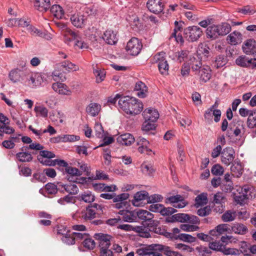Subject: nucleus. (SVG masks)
<instances>
[{
	"mask_svg": "<svg viewBox=\"0 0 256 256\" xmlns=\"http://www.w3.org/2000/svg\"><path fill=\"white\" fill-rule=\"evenodd\" d=\"M135 140L133 136L128 133L121 134L117 138L118 142L122 145L130 146Z\"/></svg>",
	"mask_w": 256,
	"mask_h": 256,
	"instance_id": "nucleus-23",
	"label": "nucleus"
},
{
	"mask_svg": "<svg viewBox=\"0 0 256 256\" xmlns=\"http://www.w3.org/2000/svg\"><path fill=\"white\" fill-rule=\"evenodd\" d=\"M242 195H240L236 196V200L239 202L240 203L244 202V200L248 199L249 198L248 192H249V188L248 186H244L242 189Z\"/></svg>",
	"mask_w": 256,
	"mask_h": 256,
	"instance_id": "nucleus-50",
	"label": "nucleus"
},
{
	"mask_svg": "<svg viewBox=\"0 0 256 256\" xmlns=\"http://www.w3.org/2000/svg\"><path fill=\"white\" fill-rule=\"evenodd\" d=\"M142 48V42L136 38H132L128 42L126 51L132 56L138 54Z\"/></svg>",
	"mask_w": 256,
	"mask_h": 256,
	"instance_id": "nucleus-4",
	"label": "nucleus"
},
{
	"mask_svg": "<svg viewBox=\"0 0 256 256\" xmlns=\"http://www.w3.org/2000/svg\"><path fill=\"white\" fill-rule=\"evenodd\" d=\"M24 75V72L18 68L12 70L9 73L8 76L11 81L15 83L20 82Z\"/></svg>",
	"mask_w": 256,
	"mask_h": 256,
	"instance_id": "nucleus-27",
	"label": "nucleus"
},
{
	"mask_svg": "<svg viewBox=\"0 0 256 256\" xmlns=\"http://www.w3.org/2000/svg\"><path fill=\"white\" fill-rule=\"evenodd\" d=\"M232 230L236 234H244L248 230L247 228L243 224L236 223L232 226Z\"/></svg>",
	"mask_w": 256,
	"mask_h": 256,
	"instance_id": "nucleus-35",
	"label": "nucleus"
},
{
	"mask_svg": "<svg viewBox=\"0 0 256 256\" xmlns=\"http://www.w3.org/2000/svg\"><path fill=\"white\" fill-rule=\"evenodd\" d=\"M93 72L96 76V82L97 83L101 82L104 80L106 72L104 69H101L97 68H96L94 69Z\"/></svg>",
	"mask_w": 256,
	"mask_h": 256,
	"instance_id": "nucleus-34",
	"label": "nucleus"
},
{
	"mask_svg": "<svg viewBox=\"0 0 256 256\" xmlns=\"http://www.w3.org/2000/svg\"><path fill=\"white\" fill-rule=\"evenodd\" d=\"M166 57V53L163 52L156 54L154 57V62L158 64L159 71L162 75L168 74L169 66Z\"/></svg>",
	"mask_w": 256,
	"mask_h": 256,
	"instance_id": "nucleus-3",
	"label": "nucleus"
},
{
	"mask_svg": "<svg viewBox=\"0 0 256 256\" xmlns=\"http://www.w3.org/2000/svg\"><path fill=\"white\" fill-rule=\"evenodd\" d=\"M95 134L98 138H102L104 136V130L100 124L96 123L94 127Z\"/></svg>",
	"mask_w": 256,
	"mask_h": 256,
	"instance_id": "nucleus-60",
	"label": "nucleus"
},
{
	"mask_svg": "<svg viewBox=\"0 0 256 256\" xmlns=\"http://www.w3.org/2000/svg\"><path fill=\"white\" fill-rule=\"evenodd\" d=\"M66 34H64L65 39L68 41L76 40L79 38L80 36L77 32L72 31V30L66 28Z\"/></svg>",
	"mask_w": 256,
	"mask_h": 256,
	"instance_id": "nucleus-40",
	"label": "nucleus"
},
{
	"mask_svg": "<svg viewBox=\"0 0 256 256\" xmlns=\"http://www.w3.org/2000/svg\"><path fill=\"white\" fill-rule=\"evenodd\" d=\"M34 6L40 12H46L50 8V0H35Z\"/></svg>",
	"mask_w": 256,
	"mask_h": 256,
	"instance_id": "nucleus-25",
	"label": "nucleus"
},
{
	"mask_svg": "<svg viewBox=\"0 0 256 256\" xmlns=\"http://www.w3.org/2000/svg\"><path fill=\"white\" fill-rule=\"evenodd\" d=\"M142 116L144 120L156 122L159 117V114L155 109L148 108L143 112Z\"/></svg>",
	"mask_w": 256,
	"mask_h": 256,
	"instance_id": "nucleus-21",
	"label": "nucleus"
},
{
	"mask_svg": "<svg viewBox=\"0 0 256 256\" xmlns=\"http://www.w3.org/2000/svg\"><path fill=\"white\" fill-rule=\"evenodd\" d=\"M52 90L60 94L70 96L72 91L64 84L56 82L52 84Z\"/></svg>",
	"mask_w": 256,
	"mask_h": 256,
	"instance_id": "nucleus-15",
	"label": "nucleus"
},
{
	"mask_svg": "<svg viewBox=\"0 0 256 256\" xmlns=\"http://www.w3.org/2000/svg\"><path fill=\"white\" fill-rule=\"evenodd\" d=\"M202 34V30L197 26H188L184 30V34L188 41L197 40Z\"/></svg>",
	"mask_w": 256,
	"mask_h": 256,
	"instance_id": "nucleus-5",
	"label": "nucleus"
},
{
	"mask_svg": "<svg viewBox=\"0 0 256 256\" xmlns=\"http://www.w3.org/2000/svg\"><path fill=\"white\" fill-rule=\"evenodd\" d=\"M211 172L214 175L221 176L223 174L224 170L222 166L219 164H216L212 167Z\"/></svg>",
	"mask_w": 256,
	"mask_h": 256,
	"instance_id": "nucleus-62",
	"label": "nucleus"
},
{
	"mask_svg": "<svg viewBox=\"0 0 256 256\" xmlns=\"http://www.w3.org/2000/svg\"><path fill=\"white\" fill-rule=\"evenodd\" d=\"M146 6L150 12L158 14L162 12L164 4L162 0H148Z\"/></svg>",
	"mask_w": 256,
	"mask_h": 256,
	"instance_id": "nucleus-9",
	"label": "nucleus"
},
{
	"mask_svg": "<svg viewBox=\"0 0 256 256\" xmlns=\"http://www.w3.org/2000/svg\"><path fill=\"white\" fill-rule=\"evenodd\" d=\"M94 237L99 241V246L100 250L108 248L112 238L110 235L102 233L96 234Z\"/></svg>",
	"mask_w": 256,
	"mask_h": 256,
	"instance_id": "nucleus-7",
	"label": "nucleus"
},
{
	"mask_svg": "<svg viewBox=\"0 0 256 256\" xmlns=\"http://www.w3.org/2000/svg\"><path fill=\"white\" fill-rule=\"evenodd\" d=\"M142 172L146 174L150 175L154 172V169L150 164H142L141 166Z\"/></svg>",
	"mask_w": 256,
	"mask_h": 256,
	"instance_id": "nucleus-63",
	"label": "nucleus"
},
{
	"mask_svg": "<svg viewBox=\"0 0 256 256\" xmlns=\"http://www.w3.org/2000/svg\"><path fill=\"white\" fill-rule=\"evenodd\" d=\"M42 82V78L39 74H30L27 76L25 83L31 88H36L40 86Z\"/></svg>",
	"mask_w": 256,
	"mask_h": 256,
	"instance_id": "nucleus-11",
	"label": "nucleus"
},
{
	"mask_svg": "<svg viewBox=\"0 0 256 256\" xmlns=\"http://www.w3.org/2000/svg\"><path fill=\"white\" fill-rule=\"evenodd\" d=\"M188 54V52L186 50L178 51L174 54L173 58L179 62H182L187 58Z\"/></svg>",
	"mask_w": 256,
	"mask_h": 256,
	"instance_id": "nucleus-37",
	"label": "nucleus"
},
{
	"mask_svg": "<svg viewBox=\"0 0 256 256\" xmlns=\"http://www.w3.org/2000/svg\"><path fill=\"white\" fill-rule=\"evenodd\" d=\"M104 40L109 44H114L118 41L116 34L111 30L106 31L102 36Z\"/></svg>",
	"mask_w": 256,
	"mask_h": 256,
	"instance_id": "nucleus-28",
	"label": "nucleus"
},
{
	"mask_svg": "<svg viewBox=\"0 0 256 256\" xmlns=\"http://www.w3.org/2000/svg\"><path fill=\"white\" fill-rule=\"evenodd\" d=\"M224 244H222L220 241L215 240L214 242H210L208 244L210 249L216 252H221L222 250Z\"/></svg>",
	"mask_w": 256,
	"mask_h": 256,
	"instance_id": "nucleus-53",
	"label": "nucleus"
},
{
	"mask_svg": "<svg viewBox=\"0 0 256 256\" xmlns=\"http://www.w3.org/2000/svg\"><path fill=\"white\" fill-rule=\"evenodd\" d=\"M232 174L236 177H240L242 174L243 168L240 162L234 161L230 167Z\"/></svg>",
	"mask_w": 256,
	"mask_h": 256,
	"instance_id": "nucleus-32",
	"label": "nucleus"
},
{
	"mask_svg": "<svg viewBox=\"0 0 256 256\" xmlns=\"http://www.w3.org/2000/svg\"><path fill=\"white\" fill-rule=\"evenodd\" d=\"M189 217V214H177L173 215L172 217V222L177 221L180 222H187V219Z\"/></svg>",
	"mask_w": 256,
	"mask_h": 256,
	"instance_id": "nucleus-48",
	"label": "nucleus"
},
{
	"mask_svg": "<svg viewBox=\"0 0 256 256\" xmlns=\"http://www.w3.org/2000/svg\"><path fill=\"white\" fill-rule=\"evenodd\" d=\"M134 91L137 92L136 94L140 98H146L148 93V88L144 83L141 81L138 82L135 85Z\"/></svg>",
	"mask_w": 256,
	"mask_h": 256,
	"instance_id": "nucleus-22",
	"label": "nucleus"
},
{
	"mask_svg": "<svg viewBox=\"0 0 256 256\" xmlns=\"http://www.w3.org/2000/svg\"><path fill=\"white\" fill-rule=\"evenodd\" d=\"M27 146H22L20 152L16 154V157L20 162H30L32 160V156L30 152H27Z\"/></svg>",
	"mask_w": 256,
	"mask_h": 256,
	"instance_id": "nucleus-17",
	"label": "nucleus"
},
{
	"mask_svg": "<svg viewBox=\"0 0 256 256\" xmlns=\"http://www.w3.org/2000/svg\"><path fill=\"white\" fill-rule=\"evenodd\" d=\"M148 192L145 190H142L137 192L134 196V198L132 200V204L136 206H142L145 203L144 200H148Z\"/></svg>",
	"mask_w": 256,
	"mask_h": 256,
	"instance_id": "nucleus-14",
	"label": "nucleus"
},
{
	"mask_svg": "<svg viewBox=\"0 0 256 256\" xmlns=\"http://www.w3.org/2000/svg\"><path fill=\"white\" fill-rule=\"evenodd\" d=\"M218 26L219 29L220 36H225L228 34L231 30V26L228 23L223 22L220 24L218 25Z\"/></svg>",
	"mask_w": 256,
	"mask_h": 256,
	"instance_id": "nucleus-38",
	"label": "nucleus"
},
{
	"mask_svg": "<svg viewBox=\"0 0 256 256\" xmlns=\"http://www.w3.org/2000/svg\"><path fill=\"white\" fill-rule=\"evenodd\" d=\"M78 200L85 202L90 203L95 200V196L91 192L87 190L79 194Z\"/></svg>",
	"mask_w": 256,
	"mask_h": 256,
	"instance_id": "nucleus-31",
	"label": "nucleus"
},
{
	"mask_svg": "<svg viewBox=\"0 0 256 256\" xmlns=\"http://www.w3.org/2000/svg\"><path fill=\"white\" fill-rule=\"evenodd\" d=\"M235 152L234 150L230 147L224 148L221 155V160L222 164L226 166H229L232 164L234 158Z\"/></svg>",
	"mask_w": 256,
	"mask_h": 256,
	"instance_id": "nucleus-6",
	"label": "nucleus"
},
{
	"mask_svg": "<svg viewBox=\"0 0 256 256\" xmlns=\"http://www.w3.org/2000/svg\"><path fill=\"white\" fill-rule=\"evenodd\" d=\"M243 52L246 54H253L256 52V41L254 39L247 40L242 46Z\"/></svg>",
	"mask_w": 256,
	"mask_h": 256,
	"instance_id": "nucleus-19",
	"label": "nucleus"
},
{
	"mask_svg": "<svg viewBox=\"0 0 256 256\" xmlns=\"http://www.w3.org/2000/svg\"><path fill=\"white\" fill-rule=\"evenodd\" d=\"M177 239H179L182 241L192 242H195L196 238L190 234H180L176 238Z\"/></svg>",
	"mask_w": 256,
	"mask_h": 256,
	"instance_id": "nucleus-55",
	"label": "nucleus"
},
{
	"mask_svg": "<svg viewBox=\"0 0 256 256\" xmlns=\"http://www.w3.org/2000/svg\"><path fill=\"white\" fill-rule=\"evenodd\" d=\"M8 124H4L0 125V136L1 139L3 136L4 134H11L14 132V130L10 126H8Z\"/></svg>",
	"mask_w": 256,
	"mask_h": 256,
	"instance_id": "nucleus-49",
	"label": "nucleus"
},
{
	"mask_svg": "<svg viewBox=\"0 0 256 256\" xmlns=\"http://www.w3.org/2000/svg\"><path fill=\"white\" fill-rule=\"evenodd\" d=\"M34 112H36V116H40L44 118H46L48 116V109L42 106H37L34 107Z\"/></svg>",
	"mask_w": 256,
	"mask_h": 256,
	"instance_id": "nucleus-45",
	"label": "nucleus"
},
{
	"mask_svg": "<svg viewBox=\"0 0 256 256\" xmlns=\"http://www.w3.org/2000/svg\"><path fill=\"white\" fill-rule=\"evenodd\" d=\"M236 64L243 68H250L252 69L256 68V59H250L245 56H238L236 60Z\"/></svg>",
	"mask_w": 256,
	"mask_h": 256,
	"instance_id": "nucleus-8",
	"label": "nucleus"
},
{
	"mask_svg": "<svg viewBox=\"0 0 256 256\" xmlns=\"http://www.w3.org/2000/svg\"><path fill=\"white\" fill-rule=\"evenodd\" d=\"M65 172L68 174L67 179L70 182H72L74 176H80L82 174V172L78 168L70 166H68L65 168Z\"/></svg>",
	"mask_w": 256,
	"mask_h": 256,
	"instance_id": "nucleus-26",
	"label": "nucleus"
},
{
	"mask_svg": "<svg viewBox=\"0 0 256 256\" xmlns=\"http://www.w3.org/2000/svg\"><path fill=\"white\" fill-rule=\"evenodd\" d=\"M70 13V21L74 26L82 28L85 26L86 18L84 15L78 14H73L72 11Z\"/></svg>",
	"mask_w": 256,
	"mask_h": 256,
	"instance_id": "nucleus-13",
	"label": "nucleus"
},
{
	"mask_svg": "<svg viewBox=\"0 0 256 256\" xmlns=\"http://www.w3.org/2000/svg\"><path fill=\"white\" fill-rule=\"evenodd\" d=\"M196 74L198 75L201 82H206L210 80L212 76L210 68L208 66L204 65Z\"/></svg>",
	"mask_w": 256,
	"mask_h": 256,
	"instance_id": "nucleus-18",
	"label": "nucleus"
},
{
	"mask_svg": "<svg viewBox=\"0 0 256 256\" xmlns=\"http://www.w3.org/2000/svg\"><path fill=\"white\" fill-rule=\"evenodd\" d=\"M64 190L71 194H76L78 191L77 186L74 184L62 185Z\"/></svg>",
	"mask_w": 256,
	"mask_h": 256,
	"instance_id": "nucleus-47",
	"label": "nucleus"
},
{
	"mask_svg": "<svg viewBox=\"0 0 256 256\" xmlns=\"http://www.w3.org/2000/svg\"><path fill=\"white\" fill-rule=\"evenodd\" d=\"M190 64L191 65L192 69L193 72H195V74L201 69L203 66H202V61L198 58H192L190 60Z\"/></svg>",
	"mask_w": 256,
	"mask_h": 256,
	"instance_id": "nucleus-36",
	"label": "nucleus"
},
{
	"mask_svg": "<svg viewBox=\"0 0 256 256\" xmlns=\"http://www.w3.org/2000/svg\"><path fill=\"white\" fill-rule=\"evenodd\" d=\"M245 132L244 125L242 122H238L237 126L234 130L233 133L236 136H242V134H244Z\"/></svg>",
	"mask_w": 256,
	"mask_h": 256,
	"instance_id": "nucleus-52",
	"label": "nucleus"
},
{
	"mask_svg": "<svg viewBox=\"0 0 256 256\" xmlns=\"http://www.w3.org/2000/svg\"><path fill=\"white\" fill-rule=\"evenodd\" d=\"M182 200H183V197L180 194H176V196L167 198L165 200V202L166 204H170L173 206L174 204L178 203Z\"/></svg>",
	"mask_w": 256,
	"mask_h": 256,
	"instance_id": "nucleus-54",
	"label": "nucleus"
},
{
	"mask_svg": "<svg viewBox=\"0 0 256 256\" xmlns=\"http://www.w3.org/2000/svg\"><path fill=\"white\" fill-rule=\"evenodd\" d=\"M208 201L207 194L206 193H202L198 195L195 200V206L198 207L206 204Z\"/></svg>",
	"mask_w": 256,
	"mask_h": 256,
	"instance_id": "nucleus-39",
	"label": "nucleus"
},
{
	"mask_svg": "<svg viewBox=\"0 0 256 256\" xmlns=\"http://www.w3.org/2000/svg\"><path fill=\"white\" fill-rule=\"evenodd\" d=\"M154 218V214L152 216H150L148 220L143 221L142 224L146 226L149 230L151 231L156 226L158 225L159 222L153 219Z\"/></svg>",
	"mask_w": 256,
	"mask_h": 256,
	"instance_id": "nucleus-41",
	"label": "nucleus"
},
{
	"mask_svg": "<svg viewBox=\"0 0 256 256\" xmlns=\"http://www.w3.org/2000/svg\"><path fill=\"white\" fill-rule=\"evenodd\" d=\"M60 238L62 242L66 244L72 245L75 244V241L72 232H70L64 236H62Z\"/></svg>",
	"mask_w": 256,
	"mask_h": 256,
	"instance_id": "nucleus-58",
	"label": "nucleus"
},
{
	"mask_svg": "<svg viewBox=\"0 0 256 256\" xmlns=\"http://www.w3.org/2000/svg\"><path fill=\"white\" fill-rule=\"evenodd\" d=\"M101 110L100 104L96 103H90L86 108V112L92 116H96L98 115Z\"/></svg>",
	"mask_w": 256,
	"mask_h": 256,
	"instance_id": "nucleus-24",
	"label": "nucleus"
},
{
	"mask_svg": "<svg viewBox=\"0 0 256 256\" xmlns=\"http://www.w3.org/2000/svg\"><path fill=\"white\" fill-rule=\"evenodd\" d=\"M207 37L212 39H216L220 36L218 25L213 24L207 28L206 30Z\"/></svg>",
	"mask_w": 256,
	"mask_h": 256,
	"instance_id": "nucleus-30",
	"label": "nucleus"
},
{
	"mask_svg": "<svg viewBox=\"0 0 256 256\" xmlns=\"http://www.w3.org/2000/svg\"><path fill=\"white\" fill-rule=\"evenodd\" d=\"M83 245L88 250H93L96 246V242L94 240L88 236H86V238L83 242Z\"/></svg>",
	"mask_w": 256,
	"mask_h": 256,
	"instance_id": "nucleus-56",
	"label": "nucleus"
},
{
	"mask_svg": "<svg viewBox=\"0 0 256 256\" xmlns=\"http://www.w3.org/2000/svg\"><path fill=\"white\" fill-rule=\"evenodd\" d=\"M142 250L140 254H145L148 256H162V254H165L168 246L160 244H152L147 246L140 248Z\"/></svg>",
	"mask_w": 256,
	"mask_h": 256,
	"instance_id": "nucleus-2",
	"label": "nucleus"
},
{
	"mask_svg": "<svg viewBox=\"0 0 256 256\" xmlns=\"http://www.w3.org/2000/svg\"><path fill=\"white\" fill-rule=\"evenodd\" d=\"M236 213L232 210H227L222 216V220L224 222H230L234 220Z\"/></svg>",
	"mask_w": 256,
	"mask_h": 256,
	"instance_id": "nucleus-43",
	"label": "nucleus"
},
{
	"mask_svg": "<svg viewBox=\"0 0 256 256\" xmlns=\"http://www.w3.org/2000/svg\"><path fill=\"white\" fill-rule=\"evenodd\" d=\"M252 114L248 117L246 121L247 126L250 128L256 127V110H253Z\"/></svg>",
	"mask_w": 256,
	"mask_h": 256,
	"instance_id": "nucleus-42",
	"label": "nucleus"
},
{
	"mask_svg": "<svg viewBox=\"0 0 256 256\" xmlns=\"http://www.w3.org/2000/svg\"><path fill=\"white\" fill-rule=\"evenodd\" d=\"M226 58L224 56H218L216 58L214 63V66L216 68L222 67L226 64Z\"/></svg>",
	"mask_w": 256,
	"mask_h": 256,
	"instance_id": "nucleus-51",
	"label": "nucleus"
},
{
	"mask_svg": "<svg viewBox=\"0 0 256 256\" xmlns=\"http://www.w3.org/2000/svg\"><path fill=\"white\" fill-rule=\"evenodd\" d=\"M222 115V112L218 109L208 108L205 111L204 118L208 120H212V116H214V120L216 122H218L220 120Z\"/></svg>",
	"mask_w": 256,
	"mask_h": 256,
	"instance_id": "nucleus-16",
	"label": "nucleus"
},
{
	"mask_svg": "<svg viewBox=\"0 0 256 256\" xmlns=\"http://www.w3.org/2000/svg\"><path fill=\"white\" fill-rule=\"evenodd\" d=\"M224 255H237L239 254V250L236 248H226L224 245L221 252Z\"/></svg>",
	"mask_w": 256,
	"mask_h": 256,
	"instance_id": "nucleus-57",
	"label": "nucleus"
},
{
	"mask_svg": "<svg viewBox=\"0 0 256 256\" xmlns=\"http://www.w3.org/2000/svg\"><path fill=\"white\" fill-rule=\"evenodd\" d=\"M226 198H224V194L222 192H218L214 196V199L212 203L216 205L218 204V206H215L214 210L219 213H222L224 210V206L223 204L224 203Z\"/></svg>",
	"mask_w": 256,
	"mask_h": 256,
	"instance_id": "nucleus-10",
	"label": "nucleus"
},
{
	"mask_svg": "<svg viewBox=\"0 0 256 256\" xmlns=\"http://www.w3.org/2000/svg\"><path fill=\"white\" fill-rule=\"evenodd\" d=\"M58 202L62 205H66L68 204L74 202V197L70 195H67L63 198L58 200Z\"/></svg>",
	"mask_w": 256,
	"mask_h": 256,
	"instance_id": "nucleus-61",
	"label": "nucleus"
},
{
	"mask_svg": "<svg viewBox=\"0 0 256 256\" xmlns=\"http://www.w3.org/2000/svg\"><path fill=\"white\" fill-rule=\"evenodd\" d=\"M50 11L52 14L58 19H61L64 16V11L60 5H53L50 8Z\"/></svg>",
	"mask_w": 256,
	"mask_h": 256,
	"instance_id": "nucleus-33",
	"label": "nucleus"
},
{
	"mask_svg": "<svg viewBox=\"0 0 256 256\" xmlns=\"http://www.w3.org/2000/svg\"><path fill=\"white\" fill-rule=\"evenodd\" d=\"M136 214L140 219L143 220V221L148 220V219L153 215V214L146 210H138L136 212Z\"/></svg>",
	"mask_w": 256,
	"mask_h": 256,
	"instance_id": "nucleus-46",
	"label": "nucleus"
},
{
	"mask_svg": "<svg viewBox=\"0 0 256 256\" xmlns=\"http://www.w3.org/2000/svg\"><path fill=\"white\" fill-rule=\"evenodd\" d=\"M228 43L233 46L240 44L242 40V34L238 31H234L228 36L226 38Z\"/></svg>",
	"mask_w": 256,
	"mask_h": 256,
	"instance_id": "nucleus-20",
	"label": "nucleus"
},
{
	"mask_svg": "<svg viewBox=\"0 0 256 256\" xmlns=\"http://www.w3.org/2000/svg\"><path fill=\"white\" fill-rule=\"evenodd\" d=\"M119 108L130 116L140 114L143 110V104L138 99L128 96L120 98L118 102Z\"/></svg>",
	"mask_w": 256,
	"mask_h": 256,
	"instance_id": "nucleus-1",
	"label": "nucleus"
},
{
	"mask_svg": "<svg viewBox=\"0 0 256 256\" xmlns=\"http://www.w3.org/2000/svg\"><path fill=\"white\" fill-rule=\"evenodd\" d=\"M162 196L160 194H154L151 195L150 196L148 195L147 202L150 204L156 203L161 202L162 200Z\"/></svg>",
	"mask_w": 256,
	"mask_h": 256,
	"instance_id": "nucleus-64",
	"label": "nucleus"
},
{
	"mask_svg": "<svg viewBox=\"0 0 256 256\" xmlns=\"http://www.w3.org/2000/svg\"><path fill=\"white\" fill-rule=\"evenodd\" d=\"M154 122L144 120L142 125V130L145 132H148L154 130L156 128Z\"/></svg>",
	"mask_w": 256,
	"mask_h": 256,
	"instance_id": "nucleus-59",
	"label": "nucleus"
},
{
	"mask_svg": "<svg viewBox=\"0 0 256 256\" xmlns=\"http://www.w3.org/2000/svg\"><path fill=\"white\" fill-rule=\"evenodd\" d=\"M119 214L122 215V222H132L136 220V212H130L128 210H120Z\"/></svg>",
	"mask_w": 256,
	"mask_h": 256,
	"instance_id": "nucleus-29",
	"label": "nucleus"
},
{
	"mask_svg": "<svg viewBox=\"0 0 256 256\" xmlns=\"http://www.w3.org/2000/svg\"><path fill=\"white\" fill-rule=\"evenodd\" d=\"M94 207L92 205L88 206L85 209L82 210L80 218L86 222H90L96 218V212L94 211Z\"/></svg>",
	"mask_w": 256,
	"mask_h": 256,
	"instance_id": "nucleus-12",
	"label": "nucleus"
},
{
	"mask_svg": "<svg viewBox=\"0 0 256 256\" xmlns=\"http://www.w3.org/2000/svg\"><path fill=\"white\" fill-rule=\"evenodd\" d=\"M62 66L68 71H77L79 70L78 66L68 60H65L62 62Z\"/></svg>",
	"mask_w": 256,
	"mask_h": 256,
	"instance_id": "nucleus-44",
	"label": "nucleus"
}]
</instances>
